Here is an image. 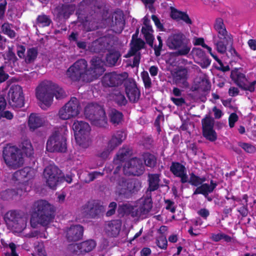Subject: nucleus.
<instances>
[{"mask_svg":"<svg viewBox=\"0 0 256 256\" xmlns=\"http://www.w3.org/2000/svg\"><path fill=\"white\" fill-rule=\"evenodd\" d=\"M38 54V50L36 48H28L25 58V62L28 64L33 62L37 58Z\"/></svg>","mask_w":256,"mask_h":256,"instance_id":"nucleus-48","label":"nucleus"},{"mask_svg":"<svg viewBox=\"0 0 256 256\" xmlns=\"http://www.w3.org/2000/svg\"><path fill=\"white\" fill-rule=\"evenodd\" d=\"M78 34L77 32H72L68 36V40L71 42H74L77 47L80 49L84 50H87L88 45L86 42L79 41L78 40Z\"/></svg>","mask_w":256,"mask_h":256,"instance_id":"nucleus-46","label":"nucleus"},{"mask_svg":"<svg viewBox=\"0 0 256 256\" xmlns=\"http://www.w3.org/2000/svg\"><path fill=\"white\" fill-rule=\"evenodd\" d=\"M44 120L37 114L32 113L28 118V126L30 131H34L43 125Z\"/></svg>","mask_w":256,"mask_h":256,"instance_id":"nucleus-35","label":"nucleus"},{"mask_svg":"<svg viewBox=\"0 0 256 256\" xmlns=\"http://www.w3.org/2000/svg\"><path fill=\"white\" fill-rule=\"evenodd\" d=\"M104 210V207L98 200H91L84 204L80 209V213L84 218H95Z\"/></svg>","mask_w":256,"mask_h":256,"instance_id":"nucleus-14","label":"nucleus"},{"mask_svg":"<svg viewBox=\"0 0 256 256\" xmlns=\"http://www.w3.org/2000/svg\"><path fill=\"white\" fill-rule=\"evenodd\" d=\"M128 178H119L116 182V194L122 198L128 199Z\"/></svg>","mask_w":256,"mask_h":256,"instance_id":"nucleus-23","label":"nucleus"},{"mask_svg":"<svg viewBox=\"0 0 256 256\" xmlns=\"http://www.w3.org/2000/svg\"><path fill=\"white\" fill-rule=\"evenodd\" d=\"M33 216L36 218V222L42 226L49 224L54 218L55 210L52 205L43 200H38L32 206Z\"/></svg>","mask_w":256,"mask_h":256,"instance_id":"nucleus-1","label":"nucleus"},{"mask_svg":"<svg viewBox=\"0 0 256 256\" xmlns=\"http://www.w3.org/2000/svg\"><path fill=\"white\" fill-rule=\"evenodd\" d=\"M200 88L202 92H207L210 90L211 84L208 80L203 79L200 83Z\"/></svg>","mask_w":256,"mask_h":256,"instance_id":"nucleus-60","label":"nucleus"},{"mask_svg":"<svg viewBox=\"0 0 256 256\" xmlns=\"http://www.w3.org/2000/svg\"><path fill=\"white\" fill-rule=\"evenodd\" d=\"M3 218L8 229L15 232H20L26 228V222L18 210H8Z\"/></svg>","mask_w":256,"mask_h":256,"instance_id":"nucleus-5","label":"nucleus"},{"mask_svg":"<svg viewBox=\"0 0 256 256\" xmlns=\"http://www.w3.org/2000/svg\"><path fill=\"white\" fill-rule=\"evenodd\" d=\"M88 62L84 58H80L74 62L66 72L67 77L72 82L82 80L85 82H92V79L87 72Z\"/></svg>","mask_w":256,"mask_h":256,"instance_id":"nucleus-4","label":"nucleus"},{"mask_svg":"<svg viewBox=\"0 0 256 256\" xmlns=\"http://www.w3.org/2000/svg\"><path fill=\"white\" fill-rule=\"evenodd\" d=\"M106 49L105 43L102 38L96 39L88 44L87 50L93 53H99Z\"/></svg>","mask_w":256,"mask_h":256,"instance_id":"nucleus-37","label":"nucleus"},{"mask_svg":"<svg viewBox=\"0 0 256 256\" xmlns=\"http://www.w3.org/2000/svg\"><path fill=\"white\" fill-rule=\"evenodd\" d=\"M214 120L210 116H206L202 120V134L206 140L214 142L217 140V134L214 130Z\"/></svg>","mask_w":256,"mask_h":256,"instance_id":"nucleus-15","label":"nucleus"},{"mask_svg":"<svg viewBox=\"0 0 256 256\" xmlns=\"http://www.w3.org/2000/svg\"><path fill=\"white\" fill-rule=\"evenodd\" d=\"M148 190L150 192H154L159 188L160 182V176L158 174H150L148 175Z\"/></svg>","mask_w":256,"mask_h":256,"instance_id":"nucleus-40","label":"nucleus"},{"mask_svg":"<svg viewBox=\"0 0 256 256\" xmlns=\"http://www.w3.org/2000/svg\"><path fill=\"white\" fill-rule=\"evenodd\" d=\"M61 170L56 166L50 164L43 172L44 178L46 185L52 189H56L61 178Z\"/></svg>","mask_w":256,"mask_h":256,"instance_id":"nucleus-11","label":"nucleus"},{"mask_svg":"<svg viewBox=\"0 0 256 256\" xmlns=\"http://www.w3.org/2000/svg\"><path fill=\"white\" fill-rule=\"evenodd\" d=\"M126 138L125 132L122 130H118L112 136L110 139L108 141L106 146L113 151L122 143Z\"/></svg>","mask_w":256,"mask_h":256,"instance_id":"nucleus-28","label":"nucleus"},{"mask_svg":"<svg viewBox=\"0 0 256 256\" xmlns=\"http://www.w3.org/2000/svg\"><path fill=\"white\" fill-rule=\"evenodd\" d=\"M46 148L48 151L52 152H66L67 146L66 137L58 132L56 131L48 139Z\"/></svg>","mask_w":256,"mask_h":256,"instance_id":"nucleus-9","label":"nucleus"},{"mask_svg":"<svg viewBox=\"0 0 256 256\" xmlns=\"http://www.w3.org/2000/svg\"><path fill=\"white\" fill-rule=\"evenodd\" d=\"M124 86L129 101L134 104L138 102L140 96V91L136 81L133 78H128L124 82Z\"/></svg>","mask_w":256,"mask_h":256,"instance_id":"nucleus-16","label":"nucleus"},{"mask_svg":"<svg viewBox=\"0 0 256 256\" xmlns=\"http://www.w3.org/2000/svg\"><path fill=\"white\" fill-rule=\"evenodd\" d=\"M30 168H24L21 170L15 172L12 174V180H20L28 176Z\"/></svg>","mask_w":256,"mask_h":256,"instance_id":"nucleus-49","label":"nucleus"},{"mask_svg":"<svg viewBox=\"0 0 256 256\" xmlns=\"http://www.w3.org/2000/svg\"><path fill=\"white\" fill-rule=\"evenodd\" d=\"M230 78L234 83L242 90H248L251 92L254 91L256 80H254L248 84H247L246 83L247 81V79L244 74L238 70H233L231 72Z\"/></svg>","mask_w":256,"mask_h":256,"instance_id":"nucleus-17","label":"nucleus"},{"mask_svg":"<svg viewBox=\"0 0 256 256\" xmlns=\"http://www.w3.org/2000/svg\"><path fill=\"white\" fill-rule=\"evenodd\" d=\"M58 16L59 18H68L75 10V6L73 4H62L56 8Z\"/></svg>","mask_w":256,"mask_h":256,"instance_id":"nucleus-34","label":"nucleus"},{"mask_svg":"<svg viewBox=\"0 0 256 256\" xmlns=\"http://www.w3.org/2000/svg\"><path fill=\"white\" fill-rule=\"evenodd\" d=\"M101 6L98 4L96 0H83L81 2L78 6V10H76V14L78 16L82 15L84 18H88L86 15V12L92 10V11H95L96 9H100Z\"/></svg>","mask_w":256,"mask_h":256,"instance_id":"nucleus-21","label":"nucleus"},{"mask_svg":"<svg viewBox=\"0 0 256 256\" xmlns=\"http://www.w3.org/2000/svg\"><path fill=\"white\" fill-rule=\"evenodd\" d=\"M122 222L120 220H112L106 224L105 230L106 234L111 237L117 236L120 230Z\"/></svg>","mask_w":256,"mask_h":256,"instance_id":"nucleus-29","label":"nucleus"},{"mask_svg":"<svg viewBox=\"0 0 256 256\" xmlns=\"http://www.w3.org/2000/svg\"><path fill=\"white\" fill-rule=\"evenodd\" d=\"M211 60L206 56L202 58L197 63L203 68H207L210 64Z\"/></svg>","mask_w":256,"mask_h":256,"instance_id":"nucleus-63","label":"nucleus"},{"mask_svg":"<svg viewBox=\"0 0 256 256\" xmlns=\"http://www.w3.org/2000/svg\"><path fill=\"white\" fill-rule=\"evenodd\" d=\"M142 158L146 166L154 168L156 166L157 158L153 154L148 152H144L142 155Z\"/></svg>","mask_w":256,"mask_h":256,"instance_id":"nucleus-41","label":"nucleus"},{"mask_svg":"<svg viewBox=\"0 0 256 256\" xmlns=\"http://www.w3.org/2000/svg\"><path fill=\"white\" fill-rule=\"evenodd\" d=\"M2 156L10 170H16L24 164V158L20 149L16 146L6 144L2 150Z\"/></svg>","mask_w":256,"mask_h":256,"instance_id":"nucleus-2","label":"nucleus"},{"mask_svg":"<svg viewBox=\"0 0 256 256\" xmlns=\"http://www.w3.org/2000/svg\"><path fill=\"white\" fill-rule=\"evenodd\" d=\"M90 68H88V66H86V70L92 82L102 75L104 70L102 60L99 57H92L90 60Z\"/></svg>","mask_w":256,"mask_h":256,"instance_id":"nucleus-19","label":"nucleus"},{"mask_svg":"<svg viewBox=\"0 0 256 256\" xmlns=\"http://www.w3.org/2000/svg\"><path fill=\"white\" fill-rule=\"evenodd\" d=\"M130 45V48L128 52L124 56L126 58L135 55L138 52L144 48L145 46V42L140 38H136V40H132Z\"/></svg>","mask_w":256,"mask_h":256,"instance_id":"nucleus-31","label":"nucleus"},{"mask_svg":"<svg viewBox=\"0 0 256 256\" xmlns=\"http://www.w3.org/2000/svg\"><path fill=\"white\" fill-rule=\"evenodd\" d=\"M171 101L177 106H182L186 104V100L183 98H176L174 97H170Z\"/></svg>","mask_w":256,"mask_h":256,"instance_id":"nucleus-62","label":"nucleus"},{"mask_svg":"<svg viewBox=\"0 0 256 256\" xmlns=\"http://www.w3.org/2000/svg\"><path fill=\"white\" fill-rule=\"evenodd\" d=\"M110 122L115 126L122 123L124 115L122 113L116 109H112L109 114Z\"/></svg>","mask_w":256,"mask_h":256,"instance_id":"nucleus-42","label":"nucleus"},{"mask_svg":"<svg viewBox=\"0 0 256 256\" xmlns=\"http://www.w3.org/2000/svg\"><path fill=\"white\" fill-rule=\"evenodd\" d=\"M52 23V20L49 16L44 14L38 15L36 20V24L39 27L49 26Z\"/></svg>","mask_w":256,"mask_h":256,"instance_id":"nucleus-43","label":"nucleus"},{"mask_svg":"<svg viewBox=\"0 0 256 256\" xmlns=\"http://www.w3.org/2000/svg\"><path fill=\"white\" fill-rule=\"evenodd\" d=\"M174 79L176 84H182L184 87L188 86L187 70L186 68H178L174 75Z\"/></svg>","mask_w":256,"mask_h":256,"instance_id":"nucleus-33","label":"nucleus"},{"mask_svg":"<svg viewBox=\"0 0 256 256\" xmlns=\"http://www.w3.org/2000/svg\"><path fill=\"white\" fill-rule=\"evenodd\" d=\"M114 20L112 21V26L113 30L116 33H121L125 26V20L122 10H116L113 14Z\"/></svg>","mask_w":256,"mask_h":256,"instance_id":"nucleus-25","label":"nucleus"},{"mask_svg":"<svg viewBox=\"0 0 256 256\" xmlns=\"http://www.w3.org/2000/svg\"><path fill=\"white\" fill-rule=\"evenodd\" d=\"M152 19L154 22L156 26V28L158 29L161 32H164V27L163 24L161 23L160 19L158 18V17L156 15H152Z\"/></svg>","mask_w":256,"mask_h":256,"instance_id":"nucleus-61","label":"nucleus"},{"mask_svg":"<svg viewBox=\"0 0 256 256\" xmlns=\"http://www.w3.org/2000/svg\"><path fill=\"white\" fill-rule=\"evenodd\" d=\"M237 211L244 218L246 217L248 215V204H242V206L237 209Z\"/></svg>","mask_w":256,"mask_h":256,"instance_id":"nucleus-64","label":"nucleus"},{"mask_svg":"<svg viewBox=\"0 0 256 256\" xmlns=\"http://www.w3.org/2000/svg\"><path fill=\"white\" fill-rule=\"evenodd\" d=\"M126 72L118 74L115 72L106 73L103 76L102 82L104 87H118L128 79Z\"/></svg>","mask_w":256,"mask_h":256,"instance_id":"nucleus-13","label":"nucleus"},{"mask_svg":"<svg viewBox=\"0 0 256 256\" xmlns=\"http://www.w3.org/2000/svg\"><path fill=\"white\" fill-rule=\"evenodd\" d=\"M170 16L172 19L176 21L182 20L188 24H192L191 19L186 12L180 11L172 6L170 7Z\"/></svg>","mask_w":256,"mask_h":256,"instance_id":"nucleus-30","label":"nucleus"},{"mask_svg":"<svg viewBox=\"0 0 256 256\" xmlns=\"http://www.w3.org/2000/svg\"><path fill=\"white\" fill-rule=\"evenodd\" d=\"M170 170L174 176L180 178L182 184H185L188 182L186 168L185 166L182 164L177 162H172L170 167Z\"/></svg>","mask_w":256,"mask_h":256,"instance_id":"nucleus-20","label":"nucleus"},{"mask_svg":"<svg viewBox=\"0 0 256 256\" xmlns=\"http://www.w3.org/2000/svg\"><path fill=\"white\" fill-rule=\"evenodd\" d=\"M53 92L54 96H55L56 98L58 100L62 99L66 95L64 90L55 84Z\"/></svg>","mask_w":256,"mask_h":256,"instance_id":"nucleus-55","label":"nucleus"},{"mask_svg":"<svg viewBox=\"0 0 256 256\" xmlns=\"http://www.w3.org/2000/svg\"><path fill=\"white\" fill-rule=\"evenodd\" d=\"M22 149L26 155L30 157L34 154V148L30 140L24 139L21 142Z\"/></svg>","mask_w":256,"mask_h":256,"instance_id":"nucleus-45","label":"nucleus"},{"mask_svg":"<svg viewBox=\"0 0 256 256\" xmlns=\"http://www.w3.org/2000/svg\"><path fill=\"white\" fill-rule=\"evenodd\" d=\"M156 245L161 249L166 250L168 246V241L166 236H160L156 240Z\"/></svg>","mask_w":256,"mask_h":256,"instance_id":"nucleus-59","label":"nucleus"},{"mask_svg":"<svg viewBox=\"0 0 256 256\" xmlns=\"http://www.w3.org/2000/svg\"><path fill=\"white\" fill-rule=\"evenodd\" d=\"M118 211L119 214L122 216L130 215L132 218L138 217V216L134 215L136 212V206L129 204H124L120 206Z\"/></svg>","mask_w":256,"mask_h":256,"instance_id":"nucleus-39","label":"nucleus"},{"mask_svg":"<svg viewBox=\"0 0 256 256\" xmlns=\"http://www.w3.org/2000/svg\"><path fill=\"white\" fill-rule=\"evenodd\" d=\"M190 178H188V182L192 186L198 187L200 186V177L196 175L194 172H192L190 174Z\"/></svg>","mask_w":256,"mask_h":256,"instance_id":"nucleus-57","label":"nucleus"},{"mask_svg":"<svg viewBox=\"0 0 256 256\" xmlns=\"http://www.w3.org/2000/svg\"><path fill=\"white\" fill-rule=\"evenodd\" d=\"M124 174L128 176H142L145 171V168L141 159L132 158L126 161L123 166Z\"/></svg>","mask_w":256,"mask_h":256,"instance_id":"nucleus-12","label":"nucleus"},{"mask_svg":"<svg viewBox=\"0 0 256 256\" xmlns=\"http://www.w3.org/2000/svg\"><path fill=\"white\" fill-rule=\"evenodd\" d=\"M67 108L73 117L76 116L80 113V104L79 100L76 97H72L65 104Z\"/></svg>","mask_w":256,"mask_h":256,"instance_id":"nucleus-36","label":"nucleus"},{"mask_svg":"<svg viewBox=\"0 0 256 256\" xmlns=\"http://www.w3.org/2000/svg\"><path fill=\"white\" fill-rule=\"evenodd\" d=\"M84 114L86 118L91 121L96 122L102 121L104 124H106L105 111L104 108L98 104H88L84 108Z\"/></svg>","mask_w":256,"mask_h":256,"instance_id":"nucleus-10","label":"nucleus"},{"mask_svg":"<svg viewBox=\"0 0 256 256\" xmlns=\"http://www.w3.org/2000/svg\"><path fill=\"white\" fill-rule=\"evenodd\" d=\"M58 116L60 118L63 120H66L73 118L70 112L67 110L66 105H64L60 110L58 112Z\"/></svg>","mask_w":256,"mask_h":256,"instance_id":"nucleus-56","label":"nucleus"},{"mask_svg":"<svg viewBox=\"0 0 256 256\" xmlns=\"http://www.w3.org/2000/svg\"><path fill=\"white\" fill-rule=\"evenodd\" d=\"M142 188V182L138 178H128V199L137 194Z\"/></svg>","mask_w":256,"mask_h":256,"instance_id":"nucleus-32","label":"nucleus"},{"mask_svg":"<svg viewBox=\"0 0 256 256\" xmlns=\"http://www.w3.org/2000/svg\"><path fill=\"white\" fill-rule=\"evenodd\" d=\"M220 39V40L216 43V50L219 53L224 54L226 51L227 46L233 45V43L230 44V43L228 42L226 38Z\"/></svg>","mask_w":256,"mask_h":256,"instance_id":"nucleus-50","label":"nucleus"},{"mask_svg":"<svg viewBox=\"0 0 256 256\" xmlns=\"http://www.w3.org/2000/svg\"><path fill=\"white\" fill-rule=\"evenodd\" d=\"M210 239L214 242H218L223 240L226 242H231L232 241L233 238L222 232L218 234L212 233L211 234Z\"/></svg>","mask_w":256,"mask_h":256,"instance_id":"nucleus-44","label":"nucleus"},{"mask_svg":"<svg viewBox=\"0 0 256 256\" xmlns=\"http://www.w3.org/2000/svg\"><path fill=\"white\" fill-rule=\"evenodd\" d=\"M98 22L94 20H86L84 24V28L86 31L90 32L98 28Z\"/></svg>","mask_w":256,"mask_h":256,"instance_id":"nucleus-52","label":"nucleus"},{"mask_svg":"<svg viewBox=\"0 0 256 256\" xmlns=\"http://www.w3.org/2000/svg\"><path fill=\"white\" fill-rule=\"evenodd\" d=\"M129 152L130 150L128 148H120L116 154V158H114V162L116 163L118 160L120 162H124L128 156Z\"/></svg>","mask_w":256,"mask_h":256,"instance_id":"nucleus-51","label":"nucleus"},{"mask_svg":"<svg viewBox=\"0 0 256 256\" xmlns=\"http://www.w3.org/2000/svg\"><path fill=\"white\" fill-rule=\"evenodd\" d=\"M218 183L213 180H210V184L204 183L197 187L194 192V195L201 194L206 197L209 194L212 193L216 188Z\"/></svg>","mask_w":256,"mask_h":256,"instance_id":"nucleus-27","label":"nucleus"},{"mask_svg":"<svg viewBox=\"0 0 256 256\" xmlns=\"http://www.w3.org/2000/svg\"><path fill=\"white\" fill-rule=\"evenodd\" d=\"M214 28L218 32L219 38H226L227 42L230 44L234 42L233 36L230 34H228L224 20L222 18H216L214 24Z\"/></svg>","mask_w":256,"mask_h":256,"instance_id":"nucleus-22","label":"nucleus"},{"mask_svg":"<svg viewBox=\"0 0 256 256\" xmlns=\"http://www.w3.org/2000/svg\"><path fill=\"white\" fill-rule=\"evenodd\" d=\"M112 98L116 102L119 106H124L128 103L124 94L119 91H116L112 94Z\"/></svg>","mask_w":256,"mask_h":256,"instance_id":"nucleus-47","label":"nucleus"},{"mask_svg":"<svg viewBox=\"0 0 256 256\" xmlns=\"http://www.w3.org/2000/svg\"><path fill=\"white\" fill-rule=\"evenodd\" d=\"M112 151V150L106 146L104 148V150L98 152L96 154V156L102 160H106L108 158Z\"/></svg>","mask_w":256,"mask_h":256,"instance_id":"nucleus-58","label":"nucleus"},{"mask_svg":"<svg viewBox=\"0 0 256 256\" xmlns=\"http://www.w3.org/2000/svg\"><path fill=\"white\" fill-rule=\"evenodd\" d=\"M6 98L8 104L14 110L24 107L25 100L22 87L18 84L12 86Z\"/></svg>","mask_w":256,"mask_h":256,"instance_id":"nucleus-8","label":"nucleus"},{"mask_svg":"<svg viewBox=\"0 0 256 256\" xmlns=\"http://www.w3.org/2000/svg\"><path fill=\"white\" fill-rule=\"evenodd\" d=\"M144 86L146 89H150L152 88V83L148 72L146 71H143L141 74Z\"/></svg>","mask_w":256,"mask_h":256,"instance_id":"nucleus-53","label":"nucleus"},{"mask_svg":"<svg viewBox=\"0 0 256 256\" xmlns=\"http://www.w3.org/2000/svg\"><path fill=\"white\" fill-rule=\"evenodd\" d=\"M76 142L82 148L88 146L90 127L88 122L82 120L75 121L72 125Z\"/></svg>","mask_w":256,"mask_h":256,"instance_id":"nucleus-7","label":"nucleus"},{"mask_svg":"<svg viewBox=\"0 0 256 256\" xmlns=\"http://www.w3.org/2000/svg\"><path fill=\"white\" fill-rule=\"evenodd\" d=\"M238 145L246 152L253 154L256 151V147L250 144L240 142H238Z\"/></svg>","mask_w":256,"mask_h":256,"instance_id":"nucleus-54","label":"nucleus"},{"mask_svg":"<svg viewBox=\"0 0 256 256\" xmlns=\"http://www.w3.org/2000/svg\"><path fill=\"white\" fill-rule=\"evenodd\" d=\"M120 57L121 54L119 51L110 50L106 55V62L110 66H114Z\"/></svg>","mask_w":256,"mask_h":256,"instance_id":"nucleus-38","label":"nucleus"},{"mask_svg":"<svg viewBox=\"0 0 256 256\" xmlns=\"http://www.w3.org/2000/svg\"><path fill=\"white\" fill-rule=\"evenodd\" d=\"M96 246L92 240H89L78 244H70L68 250L74 254L80 255L92 251Z\"/></svg>","mask_w":256,"mask_h":256,"instance_id":"nucleus-18","label":"nucleus"},{"mask_svg":"<svg viewBox=\"0 0 256 256\" xmlns=\"http://www.w3.org/2000/svg\"><path fill=\"white\" fill-rule=\"evenodd\" d=\"M152 208V200L151 196H146L142 198L138 207L136 206V212H135V216H138V218L146 215L151 210Z\"/></svg>","mask_w":256,"mask_h":256,"instance_id":"nucleus-24","label":"nucleus"},{"mask_svg":"<svg viewBox=\"0 0 256 256\" xmlns=\"http://www.w3.org/2000/svg\"><path fill=\"white\" fill-rule=\"evenodd\" d=\"M166 45L169 49L176 50L174 52L176 56H186L191 49L188 40L182 32L170 34L167 40Z\"/></svg>","mask_w":256,"mask_h":256,"instance_id":"nucleus-3","label":"nucleus"},{"mask_svg":"<svg viewBox=\"0 0 256 256\" xmlns=\"http://www.w3.org/2000/svg\"><path fill=\"white\" fill-rule=\"evenodd\" d=\"M54 84L51 81L41 82L36 90V96L42 104L50 106L53 101Z\"/></svg>","mask_w":256,"mask_h":256,"instance_id":"nucleus-6","label":"nucleus"},{"mask_svg":"<svg viewBox=\"0 0 256 256\" xmlns=\"http://www.w3.org/2000/svg\"><path fill=\"white\" fill-rule=\"evenodd\" d=\"M84 234V228L80 224L71 226L67 231L66 238L69 242L80 240Z\"/></svg>","mask_w":256,"mask_h":256,"instance_id":"nucleus-26","label":"nucleus"}]
</instances>
